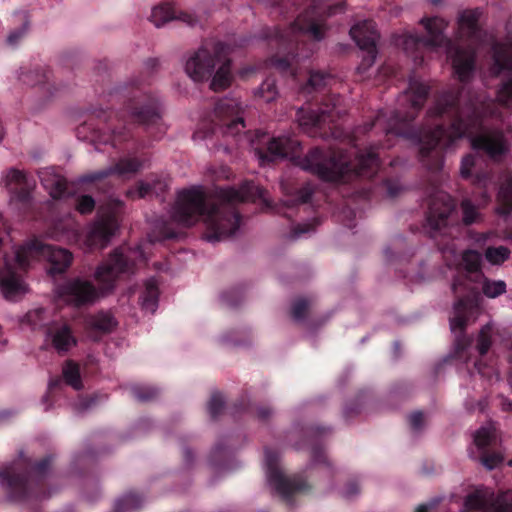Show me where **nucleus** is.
<instances>
[{"label": "nucleus", "mask_w": 512, "mask_h": 512, "mask_svg": "<svg viewBox=\"0 0 512 512\" xmlns=\"http://www.w3.org/2000/svg\"><path fill=\"white\" fill-rule=\"evenodd\" d=\"M278 454L270 450L265 451L266 478L269 486L277 492L283 499L289 497L297 491L305 489L304 483L295 479H287L277 465Z\"/></svg>", "instance_id": "12"}, {"label": "nucleus", "mask_w": 512, "mask_h": 512, "mask_svg": "<svg viewBox=\"0 0 512 512\" xmlns=\"http://www.w3.org/2000/svg\"><path fill=\"white\" fill-rule=\"evenodd\" d=\"M428 166L429 169H437L438 166H432V165H429V164H426Z\"/></svg>", "instance_id": "61"}, {"label": "nucleus", "mask_w": 512, "mask_h": 512, "mask_svg": "<svg viewBox=\"0 0 512 512\" xmlns=\"http://www.w3.org/2000/svg\"><path fill=\"white\" fill-rule=\"evenodd\" d=\"M250 71H252V68L244 69V70L241 71V75L244 76V75H246Z\"/></svg>", "instance_id": "59"}, {"label": "nucleus", "mask_w": 512, "mask_h": 512, "mask_svg": "<svg viewBox=\"0 0 512 512\" xmlns=\"http://www.w3.org/2000/svg\"><path fill=\"white\" fill-rule=\"evenodd\" d=\"M437 501H432L427 504H421L416 507L414 512H429L432 507L436 505Z\"/></svg>", "instance_id": "54"}, {"label": "nucleus", "mask_w": 512, "mask_h": 512, "mask_svg": "<svg viewBox=\"0 0 512 512\" xmlns=\"http://www.w3.org/2000/svg\"><path fill=\"white\" fill-rule=\"evenodd\" d=\"M478 128L479 120L476 110L461 111L449 131L439 126L431 133L425 135L420 148L421 157L428 156L430 151L433 152L434 156L438 157V152L435 151L436 146L448 147L454 140L464 136H473L471 144L474 149H477L480 143V138L477 135Z\"/></svg>", "instance_id": "6"}, {"label": "nucleus", "mask_w": 512, "mask_h": 512, "mask_svg": "<svg viewBox=\"0 0 512 512\" xmlns=\"http://www.w3.org/2000/svg\"><path fill=\"white\" fill-rule=\"evenodd\" d=\"M484 256L490 264L500 265L509 258L510 250L505 246L488 247Z\"/></svg>", "instance_id": "35"}, {"label": "nucleus", "mask_w": 512, "mask_h": 512, "mask_svg": "<svg viewBox=\"0 0 512 512\" xmlns=\"http://www.w3.org/2000/svg\"><path fill=\"white\" fill-rule=\"evenodd\" d=\"M461 273L454 282L452 289L459 298L454 305L450 318L452 333L461 334L478 309V293L480 286V254L477 250H467L463 253Z\"/></svg>", "instance_id": "4"}, {"label": "nucleus", "mask_w": 512, "mask_h": 512, "mask_svg": "<svg viewBox=\"0 0 512 512\" xmlns=\"http://www.w3.org/2000/svg\"><path fill=\"white\" fill-rule=\"evenodd\" d=\"M176 18L187 23L188 25H192L194 23V19L187 13H181L180 15H177L174 8L170 4H162L154 7L150 15V20L156 27H161L167 22Z\"/></svg>", "instance_id": "26"}, {"label": "nucleus", "mask_w": 512, "mask_h": 512, "mask_svg": "<svg viewBox=\"0 0 512 512\" xmlns=\"http://www.w3.org/2000/svg\"><path fill=\"white\" fill-rule=\"evenodd\" d=\"M120 208V201H113L105 207H100L96 221L85 235L83 248L90 250L106 246L119 227L117 217Z\"/></svg>", "instance_id": "11"}, {"label": "nucleus", "mask_w": 512, "mask_h": 512, "mask_svg": "<svg viewBox=\"0 0 512 512\" xmlns=\"http://www.w3.org/2000/svg\"><path fill=\"white\" fill-rule=\"evenodd\" d=\"M141 504L140 498L135 494H128L123 496L116 502V512H132L136 510Z\"/></svg>", "instance_id": "38"}, {"label": "nucleus", "mask_w": 512, "mask_h": 512, "mask_svg": "<svg viewBox=\"0 0 512 512\" xmlns=\"http://www.w3.org/2000/svg\"><path fill=\"white\" fill-rule=\"evenodd\" d=\"M52 237L57 240L66 239L69 243H78L80 241V234L77 223L73 219L68 218L66 222L56 224Z\"/></svg>", "instance_id": "28"}, {"label": "nucleus", "mask_w": 512, "mask_h": 512, "mask_svg": "<svg viewBox=\"0 0 512 512\" xmlns=\"http://www.w3.org/2000/svg\"><path fill=\"white\" fill-rule=\"evenodd\" d=\"M154 189V187L148 183V182H141L139 184V187H138V194H139V197H145L146 195H148L152 190Z\"/></svg>", "instance_id": "51"}, {"label": "nucleus", "mask_w": 512, "mask_h": 512, "mask_svg": "<svg viewBox=\"0 0 512 512\" xmlns=\"http://www.w3.org/2000/svg\"><path fill=\"white\" fill-rule=\"evenodd\" d=\"M350 35L356 42L357 46L367 53V56L364 57L360 68L366 69L370 67L376 58V41L378 39V33L375 28V24L370 20H364L363 22L356 23L351 27Z\"/></svg>", "instance_id": "14"}, {"label": "nucleus", "mask_w": 512, "mask_h": 512, "mask_svg": "<svg viewBox=\"0 0 512 512\" xmlns=\"http://www.w3.org/2000/svg\"><path fill=\"white\" fill-rule=\"evenodd\" d=\"M325 82V76L319 72H312L309 76L308 85L312 89L320 87Z\"/></svg>", "instance_id": "49"}, {"label": "nucleus", "mask_w": 512, "mask_h": 512, "mask_svg": "<svg viewBox=\"0 0 512 512\" xmlns=\"http://www.w3.org/2000/svg\"><path fill=\"white\" fill-rule=\"evenodd\" d=\"M432 4L434 5H437L439 4L442 0H429Z\"/></svg>", "instance_id": "60"}, {"label": "nucleus", "mask_w": 512, "mask_h": 512, "mask_svg": "<svg viewBox=\"0 0 512 512\" xmlns=\"http://www.w3.org/2000/svg\"><path fill=\"white\" fill-rule=\"evenodd\" d=\"M24 29H19L9 34L7 41L10 45H15L19 39L22 38Z\"/></svg>", "instance_id": "52"}, {"label": "nucleus", "mask_w": 512, "mask_h": 512, "mask_svg": "<svg viewBox=\"0 0 512 512\" xmlns=\"http://www.w3.org/2000/svg\"><path fill=\"white\" fill-rule=\"evenodd\" d=\"M240 111L241 106L236 99L226 98L217 104L215 114L224 134L235 136L243 131L245 125Z\"/></svg>", "instance_id": "15"}, {"label": "nucleus", "mask_w": 512, "mask_h": 512, "mask_svg": "<svg viewBox=\"0 0 512 512\" xmlns=\"http://www.w3.org/2000/svg\"><path fill=\"white\" fill-rule=\"evenodd\" d=\"M50 459L46 458L43 461L37 463L31 470L29 476L20 475L13 471H5L0 473V479L3 484H6L11 489H23L31 477L41 478L46 474L49 467Z\"/></svg>", "instance_id": "21"}, {"label": "nucleus", "mask_w": 512, "mask_h": 512, "mask_svg": "<svg viewBox=\"0 0 512 512\" xmlns=\"http://www.w3.org/2000/svg\"><path fill=\"white\" fill-rule=\"evenodd\" d=\"M506 284L502 280H490L482 275V294L489 298H496L505 293Z\"/></svg>", "instance_id": "33"}, {"label": "nucleus", "mask_w": 512, "mask_h": 512, "mask_svg": "<svg viewBox=\"0 0 512 512\" xmlns=\"http://www.w3.org/2000/svg\"><path fill=\"white\" fill-rule=\"evenodd\" d=\"M47 260L50 274L62 273L72 261V254L62 248H54L40 240H33L16 250V261L20 269H27L33 262Z\"/></svg>", "instance_id": "8"}, {"label": "nucleus", "mask_w": 512, "mask_h": 512, "mask_svg": "<svg viewBox=\"0 0 512 512\" xmlns=\"http://www.w3.org/2000/svg\"><path fill=\"white\" fill-rule=\"evenodd\" d=\"M485 105L482 102V152L491 158L499 160L508 150V140L503 129L488 132L484 124Z\"/></svg>", "instance_id": "18"}, {"label": "nucleus", "mask_w": 512, "mask_h": 512, "mask_svg": "<svg viewBox=\"0 0 512 512\" xmlns=\"http://www.w3.org/2000/svg\"><path fill=\"white\" fill-rule=\"evenodd\" d=\"M88 325L97 331L110 332L115 327L116 322L110 314L98 313L90 318Z\"/></svg>", "instance_id": "32"}, {"label": "nucleus", "mask_w": 512, "mask_h": 512, "mask_svg": "<svg viewBox=\"0 0 512 512\" xmlns=\"http://www.w3.org/2000/svg\"><path fill=\"white\" fill-rule=\"evenodd\" d=\"M454 209V204L447 194H439L433 200L428 215V223L433 229H441Z\"/></svg>", "instance_id": "20"}, {"label": "nucleus", "mask_w": 512, "mask_h": 512, "mask_svg": "<svg viewBox=\"0 0 512 512\" xmlns=\"http://www.w3.org/2000/svg\"><path fill=\"white\" fill-rule=\"evenodd\" d=\"M38 175L51 197L57 199L65 194L66 180L53 167L40 169Z\"/></svg>", "instance_id": "23"}, {"label": "nucleus", "mask_w": 512, "mask_h": 512, "mask_svg": "<svg viewBox=\"0 0 512 512\" xmlns=\"http://www.w3.org/2000/svg\"><path fill=\"white\" fill-rule=\"evenodd\" d=\"M224 407V399L220 394H215L212 396L209 405L208 410L211 415V417H216L219 415V413L222 411Z\"/></svg>", "instance_id": "44"}, {"label": "nucleus", "mask_w": 512, "mask_h": 512, "mask_svg": "<svg viewBox=\"0 0 512 512\" xmlns=\"http://www.w3.org/2000/svg\"><path fill=\"white\" fill-rule=\"evenodd\" d=\"M262 199L269 205L266 192L253 183H245L237 190L221 189L215 198H207L201 187L178 193L171 216L179 224L191 226L203 217L209 242L221 241L232 236L239 228V216L234 205L248 200Z\"/></svg>", "instance_id": "1"}, {"label": "nucleus", "mask_w": 512, "mask_h": 512, "mask_svg": "<svg viewBox=\"0 0 512 512\" xmlns=\"http://www.w3.org/2000/svg\"><path fill=\"white\" fill-rule=\"evenodd\" d=\"M259 416L265 418L267 416V412L263 409L259 410Z\"/></svg>", "instance_id": "57"}, {"label": "nucleus", "mask_w": 512, "mask_h": 512, "mask_svg": "<svg viewBox=\"0 0 512 512\" xmlns=\"http://www.w3.org/2000/svg\"><path fill=\"white\" fill-rule=\"evenodd\" d=\"M480 508V494L478 491L468 495L464 501L462 512H477Z\"/></svg>", "instance_id": "41"}, {"label": "nucleus", "mask_w": 512, "mask_h": 512, "mask_svg": "<svg viewBox=\"0 0 512 512\" xmlns=\"http://www.w3.org/2000/svg\"><path fill=\"white\" fill-rule=\"evenodd\" d=\"M94 207H95V201L92 197H90L88 195L81 196L77 201L76 208L81 214H87V213L92 212Z\"/></svg>", "instance_id": "43"}, {"label": "nucleus", "mask_w": 512, "mask_h": 512, "mask_svg": "<svg viewBox=\"0 0 512 512\" xmlns=\"http://www.w3.org/2000/svg\"><path fill=\"white\" fill-rule=\"evenodd\" d=\"M299 147L298 140L287 136L273 138L268 143V155L256 150L255 153L258 157L260 165H264L266 161H271L275 158L287 157L294 155Z\"/></svg>", "instance_id": "19"}, {"label": "nucleus", "mask_w": 512, "mask_h": 512, "mask_svg": "<svg viewBox=\"0 0 512 512\" xmlns=\"http://www.w3.org/2000/svg\"><path fill=\"white\" fill-rule=\"evenodd\" d=\"M427 93L428 87L420 80L413 78L409 81V86L404 92L403 99L404 101L410 102L412 111L409 113L406 120L414 118L416 111L423 105Z\"/></svg>", "instance_id": "25"}, {"label": "nucleus", "mask_w": 512, "mask_h": 512, "mask_svg": "<svg viewBox=\"0 0 512 512\" xmlns=\"http://www.w3.org/2000/svg\"><path fill=\"white\" fill-rule=\"evenodd\" d=\"M492 57V72L502 77L497 100L502 106L512 110V36L506 42L493 45Z\"/></svg>", "instance_id": "10"}, {"label": "nucleus", "mask_w": 512, "mask_h": 512, "mask_svg": "<svg viewBox=\"0 0 512 512\" xmlns=\"http://www.w3.org/2000/svg\"><path fill=\"white\" fill-rule=\"evenodd\" d=\"M378 166V158L375 152L369 151L366 156L359 155L354 162L347 156L340 154L332 157L326 164H303L304 170H310L321 178L329 181H338L350 172L358 175H370V171Z\"/></svg>", "instance_id": "7"}, {"label": "nucleus", "mask_w": 512, "mask_h": 512, "mask_svg": "<svg viewBox=\"0 0 512 512\" xmlns=\"http://www.w3.org/2000/svg\"><path fill=\"white\" fill-rule=\"evenodd\" d=\"M409 421L414 429H419L423 423V414L421 412H414L410 415Z\"/></svg>", "instance_id": "50"}, {"label": "nucleus", "mask_w": 512, "mask_h": 512, "mask_svg": "<svg viewBox=\"0 0 512 512\" xmlns=\"http://www.w3.org/2000/svg\"><path fill=\"white\" fill-rule=\"evenodd\" d=\"M340 99H336L335 103H333V107L330 108L329 105H326L325 108H322L319 112L310 111L307 114L301 112L298 117V121L301 126H310V125H318L322 122H325L327 118L330 121H334L335 115L339 116L342 110L337 108V103Z\"/></svg>", "instance_id": "27"}, {"label": "nucleus", "mask_w": 512, "mask_h": 512, "mask_svg": "<svg viewBox=\"0 0 512 512\" xmlns=\"http://www.w3.org/2000/svg\"><path fill=\"white\" fill-rule=\"evenodd\" d=\"M131 116L139 123H154L160 118V113L155 106H149L140 111L132 110Z\"/></svg>", "instance_id": "37"}, {"label": "nucleus", "mask_w": 512, "mask_h": 512, "mask_svg": "<svg viewBox=\"0 0 512 512\" xmlns=\"http://www.w3.org/2000/svg\"><path fill=\"white\" fill-rule=\"evenodd\" d=\"M481 198H482V202H483V201H484V199H485V195H484V193H483V192H482Z\"/></svg>", "instance_id": "62"}, {"label": "nucleus", "mask_w": 512, "mask_h": 512, "mask_svg": "<svg viewBox=\"0 0 512 512\" xmlns=\"http://www.w3.org/2000/svg\"><path fill=\"white\" fill-rule=\"evenodd\" d=\"M343 10V4L337 0H319L313 2L305 13L301 14L290 30L292 33L301 32L314 40H321L327 30L325 20L328 16Z\"/></svg>", "instance_id": "9"}, {"label": "nucleus", "mask_w": 512, "mask_h": 512, "mask_svg": "<svg viewBox=\"0 0 512 512\" xmlns=\"http://www.w3.org/2000/svg\"><path fill=\"white\" fill-rule=\"evenodd\" d=\"M475 348H476V349H478V348H479V342H477V343H476Z\"/></svg>", "instance_id": "63"}, {"label": "nucleus", "mask_w": 512, "mask_h": 512, "mask_svg": "<svg viewBox=\"0 0 512 512\" xmlns=\"http://www.w3.org/2000/svg\"><path fill=\"white\" fill-rule=\"evenodd\" d=\"M63 377L67 384L74 389L79 390L82 388L80 379L79 367L73 362H67L63 367Z\"/></svg>", "instance_id": "36"}, {"label": "nucleus", "mask_w": 512, "mask_h": 512, "mask_svg": "<svg viewBox=\"0 0 512 512\" xmlns=\"http://www.w3.org/2000/svg\"><path fill=\"white\" fill-rule=\"evenodd\" d=\"M46 311L44 309H36L28 314L29 320L33 323V325L38 326L42 325L44 321Z\"/></svg>", "instance_id": "48"}, {"label": "nucleus", "mask_w": 512, "mask_h": 512, "mask_svg": "<svg viewBox=\"0 0 512 512\" xmlns=\"http://www.w3.org/2000/svg\"><path fill=\"white\" fill-rule=\"evenodd\" d=\"M274 65L276 68H278L279 70H284L286 69V67L288 66V63L286 62V60H283V59H278L274 62Z\"/></svg>", "instance_id": "55"}, {"label": "nucleus", "mask_w": 512, "mask_h": 512, "mask_svg": "<svg viewBox=\"0 0 512 512\" xmlns=\"http://www.w3.org/2000/svg\"><path fill=\"white\" fill-rule=\"evenodd\" d=\"M222 43H209L199 48L185 63V72L194 81L212 76L210 87L214 91L227 88L231 82L230 60Z\"/></svg>", "instance_id": "5"}, {"label": "nucleus", "mask_w": 512, "mask_h": 512, "mask_svg": "<svg viewBox=\"0 0 512 512\" xmlns=\"http://www.w3.org/2000/svg\"><path fill=\"white\" fill-rule=\"evenodd\" d=\"M53 385H54V383H53V382H50V383H49V388H51Z\"/></svg>", "instance_id": "64"}, {"label": "nucleus", "mask_w": 512, "mask_h": 512, "mask_svg": "<svg viewBox=\"0 0 512 512\" xmlns=\"http://www.w3.org/2000/svg\"><path fill=\"white\" fill-rule=\"evenodd\" d=\"M0 181L9 190L12 199L17 201L28 200L30 192L34 188V182L28 179L25 171L15 167L4 170Z\"/></svg>", "instance_id": "17"}, {"label": "nucleus", "mask_w": 512, "mask_h": 512, "mask_svg": "<svg viewBox=\"0 0 512 512\" xmlns=\"http://www.w3.org/2000/svg\"><path fill=\"white\" fill-rule=\"evenodd\" d=\"M139 167L140 163L137 160L124 159L116 165L115 172L118 174L130 173L137 171Z\"/></svg>", "instance_id": "42"}, {"label": "nucleus", "mask_w": 512, "mask_h": 512, "mask_svg": "<svg viewBox=\"0 0 512 512\" xmlns=\"http://www.w3.org/2000/svg\"><path fill=\"white\" fill-rule=\"evenodd\" d=\"M15 269L21 270L17 264L16 255L13 263L9 259L5 260V270L0 272V290L9 301L18 300L28 291L27 285L16 274Z\"/></svg>", "instance_id": "16"}, {"label": "nucleus", "mask_w": 512, "mask_h": 512, "mask_svg": "<svg viewBox=\"0 0 512 512\" xmlns=\"http://www.w3.org/2000/svg\"><path fill=\"white\" fill-rule=\"evenodd\" d=\"M308 308V303L304 299L297 300L292 307V315L295 319L299 320L303 318Z\"/></svg>", "instance_id": "45"}, {"label": "nucleus", "mask_w": 512, "mask_h": 512, "mask_svg": "<svg viewBox=\"0 0 512 512\" xmlns=\"http://www.w3.org/2000/svg\"><path fill=\"white\" fill-rule=\"evenodd\" d=\"M341 496L346 499H351L359 493V486L356 482H350L341 490Z\"/></svg>", "instance_id": "47"}, {"label": "nucleus", "mask_w": 512, "mask_h": 512, "mask_svg": "<svg viewBox=\"0 0 512 512\" xmlns=\"http://www.w3.org/2000/svg\"><path fill=\"white\" fill-rule=\"evenodd\" d=\"M47 337L58 352H66L76 345V339L66 324L49 327L47 329Z\"/></svg>", "instance_id": "24"}, {"label": "nucleus", "mask_w": 512, "mask_h": 512, "mask_svg": "<svg viewBox=\"0 0 512 512\" xmlns=\"http://www.w3.org/2000/svg\"><path fill=\"white\" fill-rule=\"evenodd\" d=\"M257 95L262 98L265 102H271L276 99L278 91L273 79H266L257 91Z\"/></svg>", "instance_id": "39"}, {"label": "nucleus", "mask_w": 512, "mask_h": 512, "mask_svg": "<svg viewBox=\"0 0 512 512\" xmlns=\"http://www.w3.org/2000/svg\"><path fill=\"white\" fill-rule=\"evenodd\" d=\"M309 229H301L300 231H295V236H299L302 233L307 232Z\"/></svg>", "instance_id": "58"}, {"label": "nucleus", "mask_w": 512, "mask_h": 512, "mask_svg": "<svg viewBox=\"0 0 512 512\" xmlns=\"http://www.w3.org/2000/svg\"><path fill=\"white\" fill-rule=\"evenodd\" d=\"M482 512H512V490L494 496L482 488Z\"/></svg>", "instance_id": "22"}, {"label": "nucleus", "mask_w": 512, "mask_h": 512, "mask_svg": "<svg viewBox=\"0 0 512 512\" xmlns=\"http://www.w3.org/2000/svg\"><path fill=\"white\" fill-rule=\"evenodd\" d=\"M152 395H143V394H140V393H136V397L139 399V400H147L151 397Z\"/></svg>", "instance_id": "56"}, {"label": "nucleus", "mask_w": 512, "mask_h": 512, "mask_svg": "<svg viewBox=\"0 0 512 512\" xmlns=\"http://www.w3.org/2000/svg\"><path fill=\"white\" fill-rule=\"evenodd\" d=\"M498 198L501 202L500 213L508 216L512 213V175L505 174L501 180Z\"/></svg>", "instance_id": "29"}, {"label": "nucleus", "mask_w": 512, "mask_h": 512, "mask_svg": "<svg viewBox=\"0 0 512 512\" xmlns=\"http://www.w3.org/2000/svg\"><path fill=\"white\" fill-rule=\"evenodd\" d=\"M461 209L463 212V222L466 225L474 223L478 217L477 207L474 206L470 200H463L461 203Z\"/></svg>", "instance_id": "40"}, {"label": "nucleus", "mask_w": 512, "mask_h": 512, "mask_svg": "<svg viewBox=\"0 0 512 512\" xmlns=\"http://www.w3.org/2000/svg\"><path fill=\"white\" fill-rule=\"evenodd\" d=\"M448 102L449 101L446 98L439 101L437 103L436 107L433 110H431V113L438 114V115L445 113L446 112L445 106L448 104Z\"/></svg>", "instance_id": "53"}, {"label": "nucleus", "mask_w": 512, "mask_h": 512, "mask_svg": "<svg viewBox=\"0 0 512 512\" xmlns=\"http://www.w3.org/2000/svg\"><path fill=\"white\" fill-rule=\"evenodd\" d=\"M501 339L502 336L499 330H494L492 324L488 323L482 326V355H484L493 344H495L498 340Z\"/></svg>", "instance_id": "34"}, {"label": "nucleus", "mask_w": 512, "mask_h": 512, "mask_svg": "<svg viewBox=\"0 0 512 512\" xmlns=\"http://www.w3.org/2000/svg\"><path fill=\"white\" fill-rule=\"evenodd\" d=\"M473 443L471 448L469 449L470 457L474 459L479 458L480 453V430H475L472 434Z\"/></svg>", "instance_id": "46"}, {"label": "nucleus", "mask_w": 512, "mask_h": 512, "mask_svg": "<svg viewBox=\"0 0 512 512\" xmlns=\"http://www.w3.org/2000/svg\"><path fill=\"white\" fill-rule=\"evenodd\" d=\"M482 466L489 470L499 467L504 458L500 447L499 428L491 420L482 425Z\"/></svg>", "instance_id": "13"}, {"label": "nucleus", "mask_w": 512, "mask_h": 512, "mask_svg": "<svg viewBox=\"0 0 512 512\" xmlns=\"http://www.w3.org/2000/svg\"><path fill=\"white\" fill-rule=\"evenodd\" d=\"M460 173L462 178L470 179L473 183L478 182V157L467 155L462 159Z\"/></svg>", "instance_id": "31"}, {"label": "nucleus", "mask_w": 512, "mask_h": 512, "mask_svg": "<svg viewBox=\"0 0 512 512\" xmlns=\"http://www.w3.org/2000/svg\"><path fill=\"white\" fill-rule=\"evenodd\" d=\"M480 13L477 10H465L460 13L457 19V31L454 47L446 37L445 31L448 22L441 17H423L420 24L426 34L419 37L417 34L407 32L398 36L396 44L401 46L407 53H413L420 46L429 51L444 50L451 58L455 73L461 81L469 78L474 65V47L479 42Z\"/></svg>", "instance_id": "2"}, {"label": "nucleus", "mask_w": 512, "mask_h": 512, "mask_svg": "<svg viewBox=\"0 0 512 512\" xmlns=\"http://www.w3.org/2000/svg\"><path fill=\"white\" fill-rule=\"evenodd\" d=\"M137 255L142 256V252L138 249L130 251L129 256H124L121 251L115 250L95 270L94 279L97 287L88 280L75 278L57 288L58 300L74 306L94 303L100 297L110 293L122 275L132 272L130 260Z\"/></svg>", "instance_id": "3"}, {"label": "nucleus", "mask_w": 512, "mask_h": 512, "mask_svg": "<svg viewBox=\"0 0 512 512\" xmlns=\"http://www.w3.org/2000/svg\"><path fill=\"white\" fill-rule=\"evenodd\" d=\"M158 285L155 279H149L141 296V306L144 310L154 313L158 306Z\"/></svg>", "instance_id": "30"}]
</instances>
